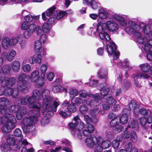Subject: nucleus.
<instances>
[{"mask_svg":"<svg viewBox=\"0 0 152 152\" xmlns=\"http://www.w3.org/2000/svg\"><path fill=\"white\" fill-rule=\"evenodd\" d=\"M128 26L125 28V31L130 35H133L134 41L137 42L139 48L143 52L152 50V39L148 40L145 37H143L141 32L148 34L150 32V28L143 23L138 25L132 20L128 23Z\"/></svg>","mask_w":152,"mask_h":152,"instance_id":"obj_1","label":"nucleus"},{"mask_svg":"<svg viewBox=\"0 0 152 152\" xmlns=\"http://www.w3.org/2000/svg\"><path fill=\"white\" fill-rule=\"evenodd\" d=\"M91 30L93 32V34L97 37H99L102 40L103 45H107V49L108 55L112 56L113 53V61L117 59L119 56V52L115 51L117 46L113 42H111L109 45L107 44L106 41L109 42L110 38L108 34L103 29L99 24H93L92 27L90 28Z\"/></svg>","mask_w":152,"mask_h":152,"instance_id":"obj_2","label":"nucleus"},{"mask_svg":"<svg viewBox=\"0 0 152 152\" xmlns=\"http://www.w3.org/2000/svg\"><path fill=\"white\" fill-rule=\"evenodd\" d=\"M18 107V104L11 106L6 114L0 115V129L3 132H9L15 127L16 120L11 113L17 112Z\"/></svg>","mask_w":152,"mask_h":152,"instance_id":"obj_3","label":"nucleus"},{"mask_svg":"<svg viewBox=\"0 0 152 152\" xmlns=\"http://www.w3.org/2000/svg\"><path fill=\"white\" fill-rule=\"evenodd\" d=\"M42 105L41 107V110L44 115H49V112L51 111L55 112L57 108L60 104V102L58 99H56L53 102V108L52 104L53 100V98L50 94V91L48 89H45L42 94Z\"/></svg>","mask_w":152,"mask_h":152,"instance_id":"obj_4","label":"nucleus"},{"mask_svg":"<svg viewBox=\"0 0 152 152\" xmlns=\"http://www.w3.org/2000/svg\"><path fill=\"white\" fill-rule=\"evenodd\" d=\"M40 110H32L28 112L29 118H24L22 121L24 125L23 128V132L26 133H31L33 135L35 134L36 130L34 124L37 122L38 118L40 115Z\"/></svg>","mask_w":152,"mask_h":152,"instance_id":"obj_5","label":"nucleus"},{"mask_svg":"<svg viewBox=\"0 0 152 152\" xmlns=\"http://www.w3.org/2000/svg\"><path fill=\"white\" fill-rule=\"evenodd\" d=\"M7 142V144L3 143L1 145V149L2 152H10V151H16L19 149L22 145L25 146L28 144L26 139H24L23 141H19L18 138H15L12 134L8 135Z\"/></svg>","mask_w":152,"mask_h":152,"instance_id":"obj_6","label":"nucleus"},{"mask_svg":"<svg viewBox=\"0 0 152 152\" xmlns=\"http://www.w3.org/2000/svg\"><path fill=\"white\" fill-rule=\"evenodd\" d=\"M36 23V22H35L34 23L29 24L26 21H24L23 23L21 26V28L24 30H26L23 34L24 38L26 39L29 38L36 31L37 26Z\"/></svg>","mask_w":152,"mask_h":152,"instance_id":"obj_7","label":"nucleus"},{"mask_svg":"<svg viewBox=\"0 0 152 152\" xmlns=\"http://www.w3.org/2000/svg\"><path fill=\"white\" fill-rule=\"evenodd\" d=\"M32 99L31 96L26 95L21 99L20 100V103L23 105L28 104L29 107L34 108L37 110H40L41 105L40 103L36 101L31 102Z\"/></svg>","mask_w":152,"mask_h":152,"instance_id":"obj_8","label":"nucleus"},{"mask_svg":"<svg viewBox=\"0 0 152 152\" xmlns=\"http://www.w3.org/2000/svg\"><path fill=\"white\" fill-rule=\"evenodd\" d=\"M89 97H92L94 99L93 100L91 99L90 98H88L86 100H84L86 101V104L87 105H90L91 107H95L98 105L99 104V103L102 102L104 98H101L100 96L99 95L97 94H90L89 95Z\"/></svg>","mask_w":152,"mask_h":152,"instance_id":"obj_9","label":"nucleus"},{"mask_svg":"<svg viewBox=\"0 0 152 152\" xmlns=\"http://www.w3.org/2000/svg\"><path fill=\"white\" fill-rule=\"evenodd\" d=\"M75 123H69L68 125L69 127L72 129H75L78 131H81L85 127V124L81 121L79 117L77 115L73 118Z\"/></svg>","mask_w":152,"mask_h":152,"instance_id":"obj_10","label":"nucleus"},{"mask_svg":"<svg viewBox=\"0 0 152 152\" xmlns=\"http://www.w3.org/2000/svg\"><path fill=\"white\" fill-rule=\"evenodd\" d=\"M149 77L150 76L149 74L142 73L140 71L137 72L132 76V77L133 79L134 83L137 87H140L139 84V80L140 79L142 78L148 79Z\"/></svg>","mask_w":152,"mask_h":152,"instance_id":"obj_11","label":"nucleus"},{"mask_svg":"<svg viewBox=\"0 0 152 152\" xmlns=\"http://www.w3.org/2000/svg\"><path fill=\"white\" fill-rule=\"evenodd\" d=\"M128 127L125 128V130L122 134V136L124 138L128 139L131 137V140L135 142L137 140V136L136 132L131 130Z\"/></svg>","mask_w":152,"mask_h":152,"instance_id":"obj_12","label":"nucleus"},{"mask_svg":"<svg viewBox=\"0 0 152 152\" xmlns=\"http://www.w3.org/2000/svg\"><path fill=\"white\" fill-rule=\"evenodd\" d=\"M103 26L106 29H108L110 31L113 32H116L119 28L118 24L113 20L107 21L105 23L103 24Z\"/></svg>","mask_w":152,"mask_h":152,"instance_id":"obj_13","label":"nucleus"},{"mask_svg":"<svg viewBox=\"0 0 152 152\" xmlns=\"http://www.w3.org/2000/svg\"><path fill=\"white\" fill-rule=\"evenodd\" d=\"M10 103L9 100L6 97H2L0 98V115L6 114L8 110L7 106Z\"/></svg>","mask_w":152,"mask_h":152,"instance_id":"obj_14","label":"nucleus"},{"mask_svg":"<svg viewBox=\"0 0 152 152\" xmlns=\"http://www.w3.org/2000/svg\"><path fill=\"white\" fill-rule=\"evenodd\" d=\"M98 138L94 136L91 135L86 137L84 140L86 145L88 147L92 148L97 143H98Z\"/></svg>","mask_w":152,"mask_h":152,"instance_id":"obj_15","label":"nucleus"},{"mask_svg":"<svg viewBox=\"0 0 152 152\" xmlns=\"http://www.w3.org/2000/svg\"><path fill=\"white\" fill-rule=\"evenodd\" d=\"M34 49L37 54L43 57L46 53V49L42 47L41 43L38 40L36 41L35 42Z\"/></svg>","mask_w":152,"mask_h":152,"instance_id":"obj_16","label":"nucleus"},{"mask_svg":"<svg viewBox=\"0 0 152 152\" xmlns=\"http://www.w3.org/2000/svg\"><path fill=\"white\" fill-rule=\"evenodd\" d=\"M56 9L55 6H53L49 8L44 12L42 14V18L44 20H46L48 18H47L46 15L48 17L52 16H56L57 14V12L55 10Z\"/></svg>","mask_w":152,"mask_h":152,"instance_id":"obj_17","label":"nucleus"},{"mask_svg":"<svg viewBox=\"0 0 152 152\" xmlns=\"http://www.w3.org/2000/svg\"><path fill=\"white\" fill-rule=\"evenodd\" d=\"M115 20H117L121 26H126L127 25L126 20L129 19L128 17L126 15L115 14L113 16Z\"/></svg>","mask_w":152,"mask_h":152,"instance_id":"obj_18","label":"nucleus"},{"mask_svg":"<svg viewBox=\"0 0 152 152\" xmlns=\"http://www.w3.org/2000/svg\"><path fill=\"white\" fill-rule=\"evenodd\" d=\"M0 83L3 87L6 86H12L15 84L16 83V79L14 77H4L1 80Z\"/></svg>","mask_w":152,"mask_h":152,"instance_id":"obj_19","label":"nucleus"},{"mask_svg":"<svg viewBox=\"0 0 152 152\" xmlns=\"http://www.w3.org/2000/svg\"><path fill=\"white\" fill-rule=\"evenodd\" d=\"M16 55V51L13 50H12L8 53L4 52L2 54V58L8 61H12Z\"/></svg>","mask_w":152,"mask_h":152,"instance_id":"obj_20","label":"nucleus"},{"mask_svg":"<svg viewBox=\"0 0 152 152\" xmlns=\"http://www.w3.org/2000/svg\"><path fill=\"white\" fill-rule=\"evenodd\" d=\"M30 81L32 83H35L38 82L40 79V73L37 69L33 70L29 76Z\"/></svg>","mask_w":152,"mask_h":152,"instance_id":"obj_21","label":"nucleus"},{"mask_svg":"<svg viewBox=\"0 0 152 152\" xmlns=\"http://www.w3.org/2000/svg\"><path fill=\"white\" fill-rule=\"evenodd\" d=\"M18 104L17 111L16 114V117L18 120H21L23 116L27 113V110L26 107L24 106H19Z\"/></svg>","mask_w":152,"mask_h":152,"instance_id":"obj_22","label":"nucleus"},{"mask_svg":"<svg viewBox=\"0 0 152 152\" xmlns=\"http://www.w3.org/2000/svg\"><path fill=\"white\" fill-rule=\"evenodd\" d=\"M99 113L102 114L104 113L103 110L100 111L98 109H96L92 110L90 112V115L93 118L94 123H96L98 121V118L99 116Z\"/></svg>","mask_w":152,"mask_h":152,"instance_id":"obj_23","label":"nucleus"},{"mask_svg":"<svg viewBox=\"0 0 152 152\" xmlns=\"http://www.w3.org/2000/svg\"><path fill=\"white\" fill-rule=\"evenodd\" d=\"M18 92L15 88H8L5 92V96H11L14 98L17 99L18 95Z\"/></svg>","mask_w":152,"mask_h":152,"instance_id":"obj_24","label":"nucleus"},{"mask_svg":"<svg viewBox=\"0 0 152 152\" xmlns=\"http://www.w3.org/2000/svg\"><path fill=\"white\" fill-rule=\"evenodd\" d=\"M42 57L37 54H34L31 58L28 59V61L31 64H39L41 62Z\"/></svg>","mask_w":152,"mask_h":152,"instance_id":"obj_25","label":"nucleus"},{"mask_svg":"<svg viewBox=\"0 0 152 152\" xmlns=\"http://www.w3.org/2000/svg\"><path fill=\"white\" fill-rule=\"evenodd\" d=\"M98 15L100 19H106L109 17V11L101 8L98 10Z\"/></svg>","mask_w":152,"mask_h":152,"instance_id":"obj_26","label":"nucleus"},{"mask_svg":"<svg viewBox=\"0 0 152 152\" xmlns=\"http://www.w3.org/2000/svg\"><path fill=\"white\" fill-rule=\"evenodd\" d=\"M94 130V127L92 124H89L87 127H86L83 131V134L84 136H87L90 134L93 133Z\"/></svg>","mask_w":152,"mask_h":152,"instance_id":"obj_27","label":"nucleus"},{"mask_svg":"<svg viewBox=\"0 0 152 152\" xmlns=\"http://www.w3.org/2000/svg\"><path fill=\"white\" fill-rule=\"evenodd\" d=\"M129 107L131 109H132L133 110L135 114L139 112V105L137 104L135 100H132L131 101L129 104Z\"/></svg>","mask_w":152,"mask_h":152,"instance_id":"obj_28","label":"nucleus"},{"mask_svg":"<svg viewBox=\"0 0 152 152\" xmlns=\"http://www.w3.org/2000/svg\"><path fill=\"white\" fill-rule=\"evenodd\" d=\"M33 99L39 101L41 98V93L40 91L37 89L34 90L31 96Z\"/></svg>","mask_w":152,"mask_h":152,"instance_id":"obj_29","label":"nucleus"},{"mask_svg":"<svg viewBox=\"0 0 152 152\" xmlns=\"http://www.w3.org/2000/svg\"><path fill=\"white\" fill-rule=\"evenodd\" d=\"M20 66V63L18 61H13L11 64L12 70L15 72H18L19 71Z\"/></svg>","mask_w":152,"mask_h":152,"instance_id":"obj_30","label":"nucleus"},{"mask_svg":"<svg viewBox=\"0 0 152 152\" xmlns=\"http://www.w3.org/2000/svg\"><path fill=\"white\" fill-rule=\"evenodd\" d=\"M97 74L99 78L106 79L108 74L107 71L106 69L101 68L97 72Z\"/></svg>","mask_w":152,"mask_h":152,"instance_id":"obj_31","label":"nucleus"},{"mask_svg":"<svg viewBox=\"0 0 152 152\" xmlns=\"http://www.w3.org/2000/svg\"><path fill=\"white\" fill-rule=\"evenodd\" d=\"M11 71V67L10 66L9 64H7L4 65L1 69L0 71V75L1 76V80L4 78L2 76V73L4 74H8L10 73Z\"/></svg>","mask_w":152,"mask_h":152,"instance_id":"obj_32","label":"nucleus"},{"mask_svg":"<svg viewBox=\"0 0 152 152\" xmlns=\"http://www.w3.org/2000/svg\"><path fill=\"white\" fill-rule=\"evenodd\" d=\"M104 85H105V86H103V84H100V89L101 90V94L102 96L105 97V96H108L109 95L108 94L109 92V89L107 86H106L105 84Z\"/></svg>","mask_w":152,"mask_h":152,"instance_id":"obj_33","label":"nucleus"},{"mask_svg":"<svg viewBox=\"0 0 152 152\" xmlns=\"http://www.w3.org/2000/svg\"><path fill=\"white\" fill-rule=\"evenodd\" d=\"M39 18V15L35 16H33L30 14L24 17V19L26 20V22H31L32 21L34 22H36V21Z\"/></svg>","mask_w":152,"mask_h":152,"instance_id":"obj_34","label":"nucleus"},{"mask_svg":"<svg viewBox=\"0 0 152 152\" xmlns=\"http://www.w3.org/2000/svg\"><path fill=\"white\" fill-rule=\"evenodd\" d=\"M14 135L17 137L19 141H23V136L22 135V131L19 128H16L14 131Z\"/></svg>","mask_w":152,"mask_h":152,"instance_id":"obj_35","label":"nucleus"},{"mask_svg":"<svg viewBox=\"0 0 152 152\" xmlns=\"http://www.w3.org/2000/svg\"><path fill=\"white\" fill-rule=\"evenodd\" d=\"M1 45L4 49H7L11 46L9 40V38L8 37H4L1 42Z\"/></svg>","mask_w":152,"mask_h":152,"instance_id":"obj_36","label":"nucleus"},{"mask_svg":"<svg viewBox=\"0 0 152 152\" xmlns=\"http://www.w3.org/2000/svg\"><path fill=\"white\" fill-rule=\"evenodd\" d=\"M26 83L18 82L17 83V88L19 91L23 92L25 91L27 88Z\"/></svg>","mask_w":152,"mask_h":152,"instance_id":"obj_37","label":"nucleus"},{"mask_svg":"<svg viewBox=\"0 0 152 152\" xmlns=\"http://www.w3.org/2000/svg\"><path fill=\"white\" fill-rule=\"evenodd\" d=\"M151 66L148 63L142 64L139 65L141 70L143 72H148L149 71Z\"/></svg>","mask_w":152,"mask_h":152,"instance_id":"obj_38","label":"nucleus"},{"mask_svg":"<svg viewBox=\"0 0 152 152\" xmlns=\"http://www.w3.org/2000/svg\"><path fill=\"white\" fill-rule=\"evenodd\" d=\"M62 148V150L66 152H72L71 150L69 148H66L65 147L62 148L61 147H56L54 149L53 148H50L48 151L46 152H58Z\"/></svg>","mask_w":152,"mask_h":152,"instance_id":"obj_39","label":"nucleus"},{"mask_svg":"<svg viewBox=\"0 0 152 152\" xmlns=\"http://www.w3.org/2000/svg\"><path fill=\"white\" fill-rule=\"evenodd\" d=\"M52 91L54 93H60L65 89V88L61 85H52Z\"/></svg>","mask_w":152,"mask_h":152,"instance_id":"obj_40","label":"nucleus"},{"mask_svg":"<svg viewBox=\"0 0 152 152\" xmlns=\"http://www.w3.org/2000/svg\"><path fill=\"white\" fill-rule=\"evenodd\" d=\"M86 99H85L83 100L82 99L79 97H75L71 99V102L72 103L74 104H76L77 105H79L81 104L84 103H86V101L84 100H86Z\"/></svg>","mask_w":152,"mask_h":152,"instance_id":"obj_41","label":"nucleus"},{"mask_svg":"<svg viewBox=\"0 0 152 152\" xmlns=\"http://www.w3.org/2000/svg\"><path fill=\"white\" fill-rule=\"evenodd\" d=\"M22 36L21 34L19 35L16 37H14L11 39L9 38V40L11 46L15 45L18 41V39L22 38Z\"/></svg>","mask_w":152,"mask_h":152,"instance_id":"obj_42","label":"nucleus"},{"mask_svg":"<svg viewBox=\"0 0 152 152\" xmlns=\"http://www.w3.org/2000/svg\"><path fill=\"white\" fill-rule=\"evenodd\" d=\"M123 62L126 65H124L123 66V68L124 70L127 71L132 69V66H131V65L128 60L125 59L124 60Z\"/></svg>","mask_w":152,"mask_h":152,"instance_id":"obj_43","label":"nucleus"},{"mask_svg":"<svg viewBox=\"0 0 152 152\" xmlns=\"http://www.w3.org/2000/svg\"><path fill=\"white\" fill-rule=\"evenodd\" d=\"M105 102L108 104L110 106L116 103V101L111 95H109L107 98H106Z\"/></svg>","mask_w":152,"mask_h":152,"instance_id":"obj_44","label":"nucleus"},{"mask_svg":"<svg viewBox=\"0 0 152 152\" xmlns=\"http://www.w3.org/2000/svg\"><path fill=\"white\" fill-rule=\"evenodd\" d=\"M48 69V65L46 64H42L40 68V70L41 72V75L42 76H45L46 73Z\"/></svg>","mask_w":152,"mask_h":152,"instance_id":"obj_45","label":"nucleus"},{"mask_svg":"<svg viewBox=\"0 0 152 152\" xmlns=\"http://www.w3.org/2000/svg\"><path fill=\"white\" fill-rule=\"evenodd\" d=\"M28 78H29V76L27 75L26 74H21L18 76V82L26 83V82L27 81Z\"/></svg>","mask_w":152,"mask_h":152,"instance_id":"obj_46","label":"nucleus"},{"mask_svg":"<svg viewBox=\"0 0 152 152\" xmlns=\"http://www.w3.org/2000/svg\"><path fill=\"white\" fill-rule=\"evenodd\" d=\"M45 76L41 75V77L38 82H37V86L38 88H41L45 84Z\"/></svg>","mask_w":152,"mask_h":152,"instance_id":"obj_47","label":"nucleus"},{"mask_svg":"<svg viewBox=\"0 0 152 152\" xmlns=\"http://www.w3.org/2000/svg\"><path fill=\"white\" fill-rule=\"evenodd\" d=\"M128 117L126 114H123L120 117L119 121L121 124H125L128 122Z\"/></svg>","mask_w":152,"mask_h":152,"instance_id":"obj_48","label":"nucleus"},{"mask_svg":"<svg viewBox=\"0 0 152 152\" xmlns=\"http://www.w3.org/2000/svg\"><path fill=\"white\" fill-rule=\"evenodd\" d=\"M22 69L24 72L28 73L30 72L32 70L31 66L29 64L23 65L22 66Z\"/></svg>","mask_w":152,"mask_h":152,"instance_id":"obj_49","label":"nucleus"},{"mask_svg":"<svg viewBox=\"0 0 152 152\" xmlns=\"http://www.w3.org/2000/svg\"><path fill=\"white\" fill-rule=\"evenodd\" d=\"M94 145V152H102L103 149L100 145V142H99V140L98 141V143H97Z\"/></svg>","mask_w":152,"mask_h":152,"instance_id":"obj_50","label":"nucleus"},{"mask_svg":"<svg viewBox=\"0 0 152 152\" xmlns=\"http://www.w3.org/2000/svg\"><path fill=\"white\" fill-rule=\"evenodd\" d=\"M100 145L102 147L103 149H107L110 147V142L108 140H106L103 141L100 143Z\"/></svg>","mask_w":152,"mask_h":152,"instance_id":"obj_51","label":"nucleus"},{"mask_svg":"<svg viewBox=\"0 0 152 152\" xmlns=\"http://www.w3.org/2000/svg\"><path fill=\"white\" fill-rule=\"evenodd\" d=\"M69 94L70 97L72 99L79 94V92L76 89H71L69 90Z\"/></svg>","mask_w":152,"mask_h":152,"instance_id":"obj_52","label":"nucleus"},{"mask_svg":"<svg viewBox=\"0 0 152 152\" xmlns=\"http://www.w3.org/2000/svg\"><path fill=\"white\" fill-rule=\"evenodd\" d=\"M90 94H88L86 90H81L79 92L80 96L82 98H83L86 97L87 96L89 97V95Z\"/></svg>","mask_w":152,"mask_h":152,"instance_id":"obj_53","label":"nucleus"},{"mask_svg":"<svg viewBox=\"0 0 152 152\" xmlns=\"http://www.w3.org/2000/svg\"><path fill=\"white\" fill-rule=\"evenodd\" d=\"M139 112L142 115L147 116H148L151 112L149 110L145 109H141L140 110H139Z\"/></svg>","mask_w":152,"mask_h":152,"instance_id":"obj_54","label":"nucleus"},{"mask_svg":"<svg viewBox=\"0 0 152 152\" xmlns=\"http://www.w3.org/2000/svg\"><path fill=\"white\" fill-rule=\"evenodd\" d=\"M124 129V127L121 125H117L115 127L114 129L115 132L116 133H120Z\"/></svg>","mask_w":152,"mask_h":152,"instance_id":"obj_55","label":"nucleus"},{"mask_svg":"<svg viewBox=\"0 0 152 152\" xmlns=\"http://www.w3.org/2000/svg\"><path fill=\"white\" fill-rule=\"evenodd\" d=\"M50 24L47 23H45L42 26V29L44 33L48 32L50 30Z\"/></svg>","mask_w":152,"mask_h":152,"instance_id":"obj_56","label":"nucleus"},{"mask_svg":"<svg viewBox=\"0 0 152 152\" xmlns=\"http://www.w3.org/2000/svg\"><path fill=\"white\" fill-rule=\"evenodd\" d=\"M67 109L69 112H74L76 110V108L75 104L73 103L69 104L67 107Z\"/></svg>","mask_w":152,"mask_h":152,"instance_id":"obj_57","label":"nucleus"},{"mask_svg":"<svg viewBox=\"0 0 152 152\" xmlns=\"http://www.w3.org/2000/svg\"><path fill=\"white\" fill-rule=\"evenodd\" d=\"M138 124L137 122L134 120H132L130 125H129L127 127L129 126L128 128L130 129L131 128H136L138 127Z\"/></svg>","mask_w":152,"mask_h":152,"instance_id":"obj_58","label":"nucleus"},{"mask_svg":"<svg viewBox=\"0 0 152 152\" xmlns=\"http://www.w3.org/2000/svg\"><path fill=\"white\" fill-rule=\"evenodd\" d=\"M49 122V118L46 116H45L41 120L40 122L41 125L44 126L48 124Z\"/></svg>","mask_w":152,"mask_h":152,"instance_id":"obj_59","label":"nucleus"},{"mask_svg":"<svg viewBox=\"0 0 152 152\" xmlns=\"http://www.w3.org/2000/svg\"><path fill=\"white\" fill-rule=\"evenodd\" d=\"M80 111L83 113H86L88 111V108L86 105H82L80 107Z\"/></svg>","mask_w":152,"mask_h":152,"instance_id":"obj_60","label":"nucleus"},{"mask_svg":"<svg viewBox=\"0 0 152 152\" xmlns=\"http://www.w3.org/2000/svg\"><path fill=\"white\" fill-rule=\"evenodd\" d=\"M40 41L38 40L41 43L44 44L48 40L47 37L45 34H42L40 37Z\"/></svg>","mask_w":152,"mask_h":152,"instance_id":"obj_61","label":"nucleus"},{"mask_svg":"<svg viewBox=\"0 0 152 152\" xmlns=\"http://www.w3.org/2000/svg\"><path fill=\"white\" fill-rule=\"evenodd\" d=\"M118 119L117 117L112 120L110 123V125L111 126L115 127L116 126L118 125Z\"/></svg>","mask_w":152,"mask_h":152,"instance_id":"obj_62","label":"nucleus"},{"mask_svg":"<svg viewBox=\"0 0 152 152\" xmlns=\"http://www.w3.org/2000/svg\"><path fill=\"white\" fill-rule=\"evenodd\" d=\"M132 144L131 142H129L125 147V150L127 152H130L132 149Z\"/></svg>","mask_w":152,"mask_h":152,"instance_id":"obj_63","label":"nucleus"},{"mask_svg":"<svg viewBox=\"0 0 152 152\" xmlns=\"http://www.w3.org/2000/svg\"><path fill=\"white\" fill-rule=\"evenodd\" d=\"M54 73L52 72H50L47 75V77L48 80L50 81H52L54 79Z\"/></svg>","mask_w":152,"mask_h":152,"instance_id":"obj_64","label":"nucleus"}]
</instances>
